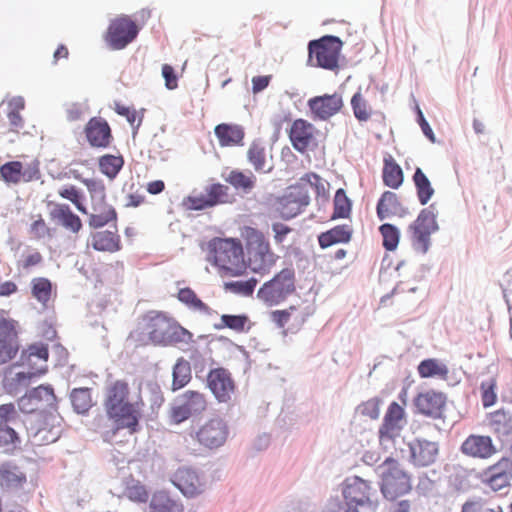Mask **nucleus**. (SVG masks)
Masks as SVG:
<instances>
[{
    "label": "nucleus",
    "instance_id": "nucleus-2",
    "mask_svg": "<svg viewBox=\"0 0 512 512\" xmlns=\"http://www.w3.org/2000/svg\"><path fill=\"white\" fill-rule=\"evenodd\" d=\"M344 503H330L331 512H376L377 491L370 482L358 477L345 480L342 489Z\"/></svg>",
    "mask_w": 512,
    "mask_h": 512
},
{
    "label": "nucleus",
    "instance_id": "nucleus-58",
    "mask_svg": "<svg viewBox=\"0 0 512 512\" xmlns=\"http://www.w3.org/2000/svg\"><path fill=\"white\" fill-rule=\"evenodd\" d=\"M507 475L512 477V461L508 458H502L496 464L490 466L485 472L484 477L494 476L500 477Z\"/></svg>",
    "mask_w": 512,
    "mask_h": 512
},
{
    "label": "nucleus",
    "instance_id": "nucleus-63",
    "mask_svg": "<svg viewBox=\"0 0 512 512\" xmlns=\"http://www.w3.org/2000/svg\"><path fill=\"white\" fill-rule=\"evenodd\" d=\"M494 386L495 385L493 380H491L490 382H482L481 384L482 403L484 407L492 406L496 401Z\"/></svg>",
    "mask_w": 512,
    "mask_h": 512
},
{
    "label": "nucleus",
    "instance_id": "nucleus-60",
    "mask_svg": "<svg viewBox=\"0 0 512 512\" xmlns=\"http://www.w3.org/2000/svg\"><path fill=\"white\" fill-rule=\"evenodd\" d=\"M59 195L62 198L71 201L81 213L87 214V209L82 203V195L75 186H68L60 189Z\"/></svg>",
    "mask_w": 512,
    "mask_h": 512
},
{
    "label": "nucleus",
    "instance_id": "nucleus-13",
    "mask_svg": "<svg viewBox=\"0 0 512 512\" xmlns=\"http://www.w3.org/2000/svg\"><path fill=\"white\" fill-rule=\"evenodd\" d=\"M406 424L405 411L397 403L392 402L384 415L383 422L379 428V442L385 448H390L395 439L398 438Z\"/></svg>",
    "mask_w": 512,
    "mask_h": 512
},
{
    "label": "nucleus",
    "instance_id": "nucleus-49",
    "mask_svg": "<svg viewBox=\"0 0 512 512\" xmlns=\"http://www.w3.org/2000/svg\"><path fill=\"white\" fill-rule=\"evenodd\" d=\"M307 185L314 189L317 196L326 194V182L315 173H307L302 176L299 180V183L294 187V191L304 193L307 191Z\"/></svg>",
    "mask_w": 512,
    "mask_h": 512
},
{
    "label": "nucleus",
    "instance_id": "nucleus-8",
    "mask_svg": "<svg viewBox=\"0 0 512 512\" xmlns=\"http://www.w3.org/2000/svg\"><path fill=\"white\" fill-rule=\"evenodd\" d=\"M139 33L138 25L127 15L112 19L104 40L113 50H122L133 42Z\"/></svg>",
    "mask_w": 512,
    "mask_h": 512
},
{
    "label": "nucleus",
    "instance_id": "nucleus-48",
    "mask_svg": "<svg viewBox=\"0 0 512 512\" xmlns=\"http://www.w3.org/2000/svg\"><path fill=\"white\" fill-rule=\"evenodd\" d=\"M460 512H503L500 505L488 502L482 497H471L461 507Z\"/></svg>",
    "mask_w": 512,
    "mask_h": 512
},
{
    "label": "nucleus",
    "instance_id": "nucleus-52",
    "mask_svg": "<svg viewBox=\"0 0 512 512\" xmlns=\"http://www.w3.org/2000/svg\"><path fill=\"white\" fill-rule=\"evenodd\" d=\"M379 232L383 238L382 245L387 251H394L398 247L400 240L399 229L390 223L382 224L379 227Z\"/></svg>",
    "mask_w": 512,
    "mask_h": 512
},
{
    "label": "nucleus",
    "instance_id": "nucleus-64",
    "mask_svg": "<svg viewBox=\"0 0 512 512\" xmlns=\"http://www.w3.org/2000/svg\"><path fill=\"white\" fill-rule=\"evenodd\" d=\"M60 432L61 429L59 427H54L49 431L46 428H40L35 432L34 436L39 437L41 441L53 443L59 438Z\"/></svg>",
    "mask_w": 512,
    "mask_h": 512
},
{
    "label": "nucleus",
    "instance_id": "nucleus-17",
    "mask_svg": "<svg viewBox=\"0 0 512 512\" xmlns=\"http://www.w3.org/2000/svg\"><path fill=\"white\" fill-rule=\"evenodd\" d=\"M87 142L93 148H108L113 142L109 123L102 117H92L84 127Z\"/></svg>",
    "mask_w": 512,
    "mask_h": 512
},
{
    "label": "nucleus",
    "instance_id": "nucleus-5",
    "mask_svg": "<svg viewBox=\"0 0 512 512\" xmlns=\"http://www.w3.org/2000/svg\"><path fill=\"white\" fill-rule=\"evenodd\" d=\"M376 473L380 478L381 493L388 500H395L412 489L411 476L397 460L391 457L386 458L376 468Z\"/></svg>",
    "mask_w": 512,
    "mask_h": 512
},
{
    "label": "nucleus",
    "instance_id": "nucleus-1",
    "mask_svg": "<svg viewBox=\"0 0 512 512\" xmlns=\"http://www.w3.org/2000/svg\"><path fill=\"white\" fill-rule=\"evenodd\" d=\"M104 408L117 429L128 428L135 432L139 422V411L130 399L128 384L116 380L106 387Z\"/></svg>",
    "mask_w": 512,
    "mask_h": 512
},
{
    "label": "nucleus",
    "instance_id": "nucleus-42",
    "mask_svg": "<svg viewBox=\"0 0 512 512\" xmlns=\"http://www.w3.org/2000/svg\"><path fill=\"white\" fill-rule=\"evenodd\" d=\"M150 508L153 512H183V505L163 491L152 496Z\"/></svg>",
    "mask_w": 512,
    "mask_h": 512
},
{
    "label": "nucleus",
    "instance_id": "nucleus-57",
    "mask_svg": "<svg viewBox=\"0 0 512 512\" xmlns=\"http://www.w3.org/2000/svg\"><path fill=\"white\" fill-rule=\"evenodd\" d=\"M382 400L378 397H373L366 402H363L357 407V411L363 415L367 416L373 420L379 418L380 415V405Z\"/></svg>",
    "mask_w": 512,
    "mask_h": 512
},
{
    "label": "nucleus",
    "instance_id": "nucleus-35",
    "mask_svg": "<svg viewBox=\"0 0 512 512\" xmlns=\"http://www.w3.org/2000/svg\"><path fill=\"white\" fill-rule=\"evenodd\" d=\"M178 300L185 304L190 310L198 312L202 316L216 318L218 317L217 311L212 310L206 305L191 288H182L177 294Z\"/></svg>",
    "mask_w": 512,
    "mask_h": 512
},
{
    "label": "nucleus",
    "instance_id": "nucleus-51",
    "mask_svg": "<svg viewBox=\"0 0 512 512\" xmlns=\"http://www.w3.org/2000/svg\"><path fill=\"white\" fill-rule=\"evenodd\" d=\"M351 107L355 118L361 122L368 121L371 117V106L364 98L361 91H357L351 98Z\"/></svg>",
    "mask_w": 512,
    "mask_h": 512
},
{
    "label": "nucleus",
    "instance_id": "nucleus-9",
    "mask_svg": "<svg viewBox=\"0 0 512 512\" xmlns=\"http://www.w3.org/2000/svg\"><path fill=\"white\" fill-rule=\"evenodd\" d=\"M207 407L203 394L188 390L177 396L170 409V419L173 423L179 424L190 417L198 416Z\"/></svg>",
    "mask_w": 512,
    "mask_h": 512
},
{
    "label": "nucleus",
    "instance_id": "nucleus-23",
    "mask_svg": "<svg viewBox=\"0 0 512 512\" xmlns=\"http://www.w3.org/2000/svg\"><path fill=\"white\" fill-rule=\"evenodd\" d=\"M193 334L179 325V322H160L158 345L189 344Z\"/></svg>",
    "mask_w": 512,
    "mask_h": 512
},
{
    "label": "nucleus",
    "instance_id": "nucleus-41",
    "mask_svg": "<svg viewBox=\"0 0 512 512\" xmlns=\"http://www.w3.org/2000/svg\"><path fill=\"white\" fill-rule=\"evenodd\" d=\"M412 179L416 188L419 202L422 205L427 204L435 193L430 180L419 167L416 168Z\"/></svg>",
    "mask_w": 512,
    "mask_h": 512
},
{
    "label": "nucleus",
    "instance_id": "nucleus-19",
    "mask_svg": "<svg viewBox=\"0 0 512 512\" xmlns=\"http://www.w3.org/2000/svg\"><path fill=\"white\" fill-rule=\"evenodd\" d=\"M228 433L225 421L221 418H213L199 429L197 439L205 447L213 449L225 443Z\"/></svg>",
    "mask_w": 512,
    "mask_h": 512
},
{
    "label": "nucleus",
    "instance_id": "nucleus-16",
    "mask_svg": "<svg viewBox=\"0 0 512 512\" xmlns=\"http://www.w3.org/2000/svg\"><path fill=\"white\" fill-rule=\"evenodd\" d=\"M307 105L314 119L325 121L341 111L343 99L338 93L324 94L310 98Z\"/></svg>",
    "mask_w": 512,
    "mask_h": 512
},
{
    "label": "nucleus",
    "instance_id": "nucleus-53",
    "mask_svg": "<svg viewBox=\"0 0 512 512\" xmlns=\"http://www.w3.org/2000/svg\"><path fill=\"white\" fill-rule=\"evenodd\" d=\"M334 212L332 219L347 218L351 212V201L347 197L344 189L340 188L336 191L334 200Z\"/></svg>",
    "mask_w": 512,
    "mask_h": 512
},
{
    "label": "nucleus",
    "instance_id": "nucleus-62",
    "mask_svg": "<svg viewBox=\"0 0 512 512\" xmlns=\"http://www.w3.org/2000/svg\"><path fill=\"white\" fill-rule=\"evenodd\" d=\"M512 477H508L507 475H502L500 477H484L482 482L486 485H488L491 490L494 492L500 491L505 487H508L510 485V480Z\"/></svg>",
    "mask_w": 512,
    "mask_h": 512
},
{
    "label": "nucleus",
    "instance_id": "nucleus-36",
    "mask_svg": "<svg viewBox=\"0 0 512 512\" xmlns=\"http://www.w3.org/2000/svg\"><path fill=\"white\" fill-rule=\"evenodd\" d=\"M382 180L391 189H398L404 182L403 170L391 155L383 159Z\"/></svg>",
    "mask_w": 512,
    "mask_h": 512
},
{
    "label": "nucleus",
    "instance_id": "nucleus-47",
    "mask_svg": "<svg viewBox=\"0 0 512 512\" xmlns=\"http://www.w3.org/2000/svg\"><path fill=\"white\" fill-rule=\"evenodd\" d=\"M226 181L235 189L248 193L254 188L256 177L251 172L246 174L242 171L233 170L229 173Z\"/></svg>",
    "mask_w": 512,
    "mask_h": 512
},
{
    "label": "nucleus",
    "instance_id": "nucleus-54",
    "mask_svg": "<svg viewBox=\"0 0 512 512\" xmlns=\"http://www.w3.org/2000/svg\"><path fill=\"white\" fill-rule=\"evenodd\" d=\"M418 372L421 377L428 378L433 376H445L448 369L436 359H426L420 362Z\"/></svg>",
    "mask_w": 512,
    "mask_h": 512
},
{
    "label": "nucleus",
    "instance_id": "nucleus-14",
    "mask_svg": "<svg viewBox=\"0 0 512 512\" xmlns=\"http://www.w3.org/2000/svg\"><path fill=\"white\" fill-rule=\"evenodd\" d=\"M0 177L7 184L31 182L41 177L40 163L34 159L30 162L9 161L0 167Z\"/></svg>",
    "mask_w": 512,
    "mask_h": 512
},
{
    "label": "nucleus",
    "instance_id": "nucleus-3",
    "mask_svg": "<svg viewBox=\"0 0 512 512\" xmlns=\"http://www.w3.org/2000/svg\"><path fill=\"white\" fill-rule=\"evenodd\" d=\"M207 251L208 261L226 274L237 276L244 271V252L239 239L215 237L208 242Z\"/></svg>",
    "mask_w": 512,
    "mask_h": 512
},
{
    "label": "nucleus",
    "instance_id": "nucleus-7",
    "mask_svg": "<svg viewBox=\"0 0 512 512\" xmlns=\"http://www.w3.org/2000/svg\"><path fill=\"white\" fill-rule=\"evenodd\" d=\"M294 280V270L284 268L258 290L257 296L268 305L278 304L294 291Z\"/></svg>",
    "mask_w": 512,
    "mask_h": 512
},
{
    "label": "nucleus",
    "instance_id": "nucleus-15",
    "mask_svg": "<svg viewBox=\"0 0 512 512\" xmlns=\"http://www.w3.org/2000/svg\"><path fill=\"white\" fill-rule=\"evenodd\" d=\"M319 131L309 121L299 118L293 121L288 135L295 150L304 153L317 146V135Z\"/></svg>",
    "mask_w": 512,
    "mask_h": 512
},
{
    "label": "nucleus",
    "instance_id": "nucleus-43",
    "mask_svg": "<svg viewBox=\"0 0 512 512\" xmlns=\"http://www.w3.org/2000/svg\"><path fill=\"white\" fill-rule=\"evenodd\" d=\"M53 285L45 277H35L31 280V295L43 306H47L51 300Z\"/></svg>",
    "mask_w": 512,
    "mask_h": 512
},
{
    "label": "nucleus",
    "instance_id": "nucleus-32",
    "mask_svg": "<svg viewBox=\"0 0 512 512\" xmlns=\"http://www.w3.org/2000/svg\"><path fill=\"white\" fill-rule=\"evenodd\" d=\"M91 246L96 251L115 253L121 249V239L117 230L98 231L91 234Z\"/></svg>",
    "mask_w": 512,
    "mask_h": 512
},
{
    "label": "nucleus",
    "instance_id": "nucleus-4",
    "mask_svg": "<svg viewBox=\"0 0 512 512\" xmlns=\"http://www.w3.org/2000/svg\"><path fill=\"white\" fill-rule=\"evenodd\" d=\"M245 241L248 263L256 273H267L275 265L278 256L273 252L264 233L256 228L245 226L241 230Z\"/></svg>",
    "mask_w": 512,
    "mask_h": 512
},
{
    "label": "nucleus",
    "instance_id": "nucleus-6",
    "mask_svg": "<svg viewBox=\"0 0 512 512\" xmlns=\"http://www.w3.org/2000/svg\"><path fill=\"white\" fill-rule=\"evenodd\" d=\"M342 42L335 36H324L308 45L311 66L335 71L339 68V56Z\"/></svg>",
    "mask_w": 512,
    "mask_h": 512
},
{
    "label": "nucleus",
    "instance_id": "nucleus-37",
    "mask_svg": "<svg viewBox=\"0 0 512 512\" xmlns=\"http://www.w3.org/2000/svg\"><path fill=\"white\" fill-rule=\"evenodd\" d=\"M247 159L256 172H269L268 153L260 141H253L247 150Z\"/></svg>",
    "mask_w": 512,
    "mask_h": 512
},
{
    "label": "nucleus",
    "instance_id": "nucleus-39",
    "mask_svg": "<svg viewBox=\"0 0 512 512\" xmlns=\"http://www.w3.org/2000/svg\"><path fill=\"white\" fill-rule=\"evenodd\" d=\"M7 106V118L10 126L9 130L14 133H19V131L24 127V119L21 116V111L25 108V100L21 96H16L7 102Z\"/></svg>",
    "mask_w": 512,
    "mask_h": 512
},
{
    "label": "nucleus",
    "instance_id": "nucleus-26",
    "mask_svg": "<svg viewBox=\"0 0 512 512\" xmlns=\"http://www.w3.org/2000/svg\"><path fill=\"white\" fill-rule=\"evenodd\" d=\"M310 197L308 192H291L278 201L276 211L282 219L289 220L301 213L302 208L309 204Z\"/></svg>",
    "mask_w": 512,
    "mask_h": 512
},
{
    "label": "nucleus",
    "instance_id": "nucleus-31",
    "mask_svg": "<svg viewBox=\"0 0 512 512\" xmlns=\"http://www.w3.org/2000/svg\"><path fill=\"white\" fill-rule=\"evenodd\" d=\"M26 482V475L18 466L10 462L0 465V487L3 490H16Z\"/></svg>",
    "mask_w": 512,
    "mask_h": 512
},
{
    "label": "nucleus",
    "instance_id": "nucleus-38",
    "mask_svg": "<svg viewBox=\"0 0 512 512\" xmlns=\"http://www.w3.org/2000/svg\"><path fill=\"white\" fill-rule=\"evenodd\" d=\"M490 427L501 441H505L512 434V414L504 410L494 412Z\"/></svg>",
    "mask_w": 512,
    "mask_h": 512
},
{
    "label": "nucleus",
    "instance_id": "nucleus-40",
    "mask_svg": "<svg viewBox=\"0 0 512 512\" xmlns=\"http://www.w3.org/2000/svg\"><path fill=\"white\" fill-rule=\"evenodd\" d=\"M29 395L36 405H39V410H56L57 398L54 390L50 385H40L30 390Z\"/></svg>",
    "mask_w": 512,
    "mask_h": 512
},
{
    "label": "nucleus",
    "instance_id": "nucleus-28",
    "mask_svg": "<svg viewBox=\"0 0 512 512\" xmlns=\"http://www.w3.org/2000/svg\"><path fill=\"white\" fill-rule=\"evenodd\" d=\"M159 340V324L155 322H144L135 330L130 332L127 342L135 347L145 346L148 344L158 345Z\"/></svg>",
    "mask_w": 512,
    "mask_h": 512
},
{
    "label": "nucleus",
    "instance_id": "nucleus-22",
    "mask_svg": "<svg viewBox=\"0 0 512 512\" xmlns=\"http://www.w3.org/2000/svg\"><path fill=\"white\" fill-rule=\"evenodd\" d=\"M460 450L463 454L473 458L487 459L497 452L489 436L469 435L462 443Z\"/></svg>",
    "mask_w": 512,
    "mask_h": 512
},
{
    "label": "nucleus",
    "instance_id": "nucleus-46",
    "mask_svg": "<svg viewBox=\"0 0 512 512\" xmlns=\"http://www.w3.org/2000/svg\"><path fill=\"white\" fill-rule=\"evenodd\" d=\"M124 165L121 155L105 154L99 158V169L109 179H114Z\"/></svg>",
    "mask_w": 512,
    "mask_h": 512
},
{
    "label": "nucleus",
    "instance_id": "nucleus-61",
    "mask_svg": "<svg viewBox=\"0 0 512 512\" xmlns=\"http://www.w3.org/2000/svg\"><path fill=\"white\" fill-rule=\"evenodd\" d=\"M258 281L255 278H250L246 281H234L226 284V287L231 291L249 296L253 293Z\"/></svg>",
    "mask_w": 512,
    "mask_h": 512
},
{
    "label": "nucleus",
    "instance_id": "nucleus-55",
    "mask_svg": "<svg viewBox=\"0 0 512 512\" xmlns=\"http://www.w3.org/2000/svg\"><path fill=\"white\" fill-rule=\"evenodd\" d=\"M43 263L42 254L35 248H28L21 256L18 262L19 267L23 270H29L33 267L40 266Z\"/></svg>",
    "mask_w": 512,
    "mask_h": 512
},
{
    "label": "nucleus",
    "instance_id": "nucleus-44",
    "mask_svg": "<svg viewBox=\"0 0 512 512\" xmlns=\"http://www.w3.org/2000/svg\"><path fill=\"white\" fill-rule=\"evenodd\" d=\"M70 402L77 414H86L92 407L91 389L74 388L70 393Z\"/></svg>",
    "mask_w": 512,
    "mask_h": 512
},
{
    "label": "nucleus",
    "instance_id": "nucleus-59",
    "mask_svg": "<svg viewBox=\"0 0 512 512\" xmlns=\"http://www.w3.org/2000/svg\"><path fill=\"white\" fill-rule=\"evenodd\" d=\"M83 184L86 186L91 202L105 200L106 188L102 181L96 179H84Z\"/></svg>",
    "mask_w": 512,
    "mask_h": 512
},
{
    "label": "nucleus",
    "instance_id": "nucleus-10",
    "mask_svg": "<svg viewBox=\"0 0 512 512\" xmlns=\"http://www.w3.org/2000/svg\"><path fill=\"white\" fill-rule=\"evenodd\" d=\"M230 202L229 187L221 183H212L199 194H193L183 199V206L187 210H205L217 205Z\"/></svg>",
    "mask_w": 512,
    "mask_h": 512
},
{
    "label": "nucleus",
    "instance_id": "nucleus-29",
    "mask_svg": "<svg viewBox=\"0 0 512 512\" xmlns=\"http://www.w3.org/2000/svg\"><path fill=\"white\" fill-rule=\"evenodd\" d=\"M92 203V213L89 215L88 224L91 228L98 229L110 222H116L117 212L105 200Z\"/></svg>",
    "mask_w": 512,
    "mask_h": 512
},
{
    "label": "nucleus",
    "instance_id": "nucleus-11",
    "mask_svg": "<svg viewBox=\"0 0 512 512\" xmlns=\"http://www.w3.org/2000/svg\"><path fill=\"white\" fill-rule=\"evenodd\" d=\"M438 229L435 214L430 208L423 209L416 220L409 225L413 247L426 253L430 245V236Z\"/></svg>",
    "mask_w": 512,
    "mask_h": 512
},
{
    "label": "nucleus",
    "instance_id": "nucleus-24",
    "mask_svg": "<svg viewBox=\"0 0 512 512\" xmlns=\"http://www.w3.org/2000/svg\"><path fill=\"white\" fill-rule=\"evenodd\" d=\"M446 398L442 393L427 391L419 393L414 399L417 411L425 416L439 418L442 415Z\"/></svg>",
    "mask_w": 512,
    "mask_h": 512
},
{
    "label": "nucleus",
    "instance_id": "nucleus-12",
    "mask_svg": "<svg viewBox=\"0 0 512 512\" xmlns=\"http://www.w3.org/2000/svg\"><path fill=\"white\" fill-rule=\"evenodd\" d=\"M22 423L13 403L0 405V447L13 450L21 444L16 428Z\"/></svg>",
    "mask_w": 512,
    "mask_h": 512
},
{
    "label": "nucleus",
    "instance_id": "nucleus-34",
    "mask_svg": "<svg viewBox=\"0 0 512 512\" xmlns=\"http://www.w3.org/2000/svg\"><path fill=\"white\" fill-rule=\"evenodd\" d=\"M403 210L398 195L392 191H385L378 200L376 212L380 220L399 215Z\"/></svg>",
    "mask_w": 512,
    "mask_h": 512
},
{
    "label": "nucleus",
    "instance_id": "nucleus-33",
    "mask_svg": "<svg viewBox=\"0 0 512 512\" xmlns=\"http://www.w3.org/2000/svg\"><path fill=\"white\" fill-rule=\"evenodd\" d=\"M353 230L350 225H337L318 236V243L322 249L340 243H348L352 238Z\"/></svg>",
    "mask_w": 512,
    "mask_h": 512
},
{
    "label": "nucleus",
    "instance_id": "nucleus-45",
    "mask_svg": "<svg viewBox=\"0 0 512 512\" xmlns=\"http://www.w3.org/2000/svg\"><path fill=\"white\" fill-rule=\"evenodd\" d=\"M172 390L176 391L186 386L191 380V366L184 358H179L172 371Z\"/></svg>",
    "mask_w": 512,
    "mask_h": 512
},
{
    "label": "nucleus",
    "instance_id": "nucleus-20",
    "mask_svg": "<svg viewBox=\"0 0 512 512\" xmlns=\"http://www.w3.org/2000/svg\"><path fill=\"white\" fill-rule=\"evenodd\" d=\"M409 461L417 467H426L433 464L439 453L438 443L422 438L409 442Z\"/></svg>",
    "mask_w": 512,
    "mask_h": 512
},
{
    "label": "nucleus",
    "instance_id": "nucleus-25",
    "mask_svg": "<svg viewBox=\"0 0 512 512\" xmlns=\"http://www.w3.org/2000/svg\"><path fill=\"white\" fill-rule=\"evenodd\" d=\"M18 349L17 331L13 322H0V365L14 358Z\"/></svg>",
    "mask_w": 512,
    "mask_h": 512
},
{
    "label": "nucleus",
    "instance_id": "nucleus-50",
    "mask_svg": "<svg viewBox=\"0 0 512 512\" xmlns=\"http://www.w3.org/2000/svg\"><path fill=\"white\" fill-rule=\"evenodd\" d=\"M114 111L127 119L131 127L133 128V133L136 134L137 130L142 124L143 121V111H137L133 107L125 106L120 102L114 103Z\"/></svg>",
    "mask_w": 512,
    "mask_h": 512
},
{
    "label": "nucleus",
    "instance_id": "nucleus-56",
    "mask_svg": "<svg viewBox=\"0 0 512 512\" xmlns=\"http://www.w3.org/2000/svg\"><path fill=\"white\" fill-rule=\"evenodd\" d=\"M29 235L32 239L40 240L45 237H50L51 230L47 223L45 222L42 215L38 214L36 219L30 224L29 227Z\"/></svg>",
    "mask_w": 512,
    "mask_h": 512
},
{
    "label": "nucleus",
    "instance_id": "nucleus-18",
    "mask_svg": "<svg viewBox=\"0 0 512 512\" xmlns=\"http://www.w3.org/2000/svg\"><path fill=\"white\" fill-rule=\"evenodd\" d=\"M207 384L219 402L227 403L235 392L231 374L224 368L212 369L207 376Z\"/></svg>",
    "mask_w": 512,
    "mask_h": 512
},
{
    "label": "nucleus",
    "instance_id": "nucleus-30",
    "mask_svg": "<svg viewBox=\"0 0 512 512\" xmlns=\"http://www.w3.org/2000/svg\"><path fill=\"white\" fill-rule=\"evenodd\" d=\"M214 133L222 147L241 145L245 136L242 126L228 123L218 124L214 128Z\"/></svg>",
    "mask_w": 512,
    "mask_h": 512
},
{
    "label": "nucleus",
    "instance_id": "nucleus-21",
    "mask_svg": "<svg viewBox=\"0 0 512 512\" xmlns=\"http://www.w3.org/2000/svg\"><path fill=\"white\" fill-rule=\"evenodd\" d=\"M172 482L186 497H195L205 491V482L191 468H179Z\"/></svg>",
    "mask_w": 512,
    "mask_h": 512
},
{
    "label": "nucleus",
    "instance_id": "nucleus-27",
    "mask_svg": "<svg viewBox=\"0 0 512 512\" xmlns=\"http://www.w3.org/2000/svg\"><path fill=\"white\" fill-rule=\"evenodd\" d=\"M49 214L52 221L72 233H78L82 229L83 225L80 217L76 215L67 204H52Z\"/></svg>",
    "mask_w": 512,
    "mask_h": 512
}]
</instances>
